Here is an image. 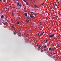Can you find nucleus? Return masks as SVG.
I'll list each match as a JSON object with an SVG mask.
<instances>
[{
	"mask_svg": "<svg viewBox=\"0 0 61 61\" xmlns=\"http://www.w3.org/2000/svg\"><path fill=\"white\" fill-rule=\"evenodd\" d=\"M39 33H38V35H37L38 36H39Z\"/></svg>",
	"mask_w": 61,
	"mask_h": 61,
	"instance_id": "412c9836",
	"label": "nucleus"
},
{
	"mask_svg": "<svg viewBox=\"0 0 61 61\" xmlns=\"http://www.w3.org/2000/svg\"><path fill=\"white\" fill-rule=\"evenodd\" d=\"M46 48V46H44V48Z\"/></svg>",
	"mask_w": 61,
	"mask_h": 61,
	"instance_id": "a211bd4d",
	"label": "nucleus"
},
{
	"mask_svg": "<svg viewBox=\"0 0 61 61\" xmlns=\"http://www.w3.org/2000/svg\"><path fill=\"white\" fill-rule=\"evenodd\" d=\"M15 1H17V0H15Z\"/></svg>",
	"mask_w": 61,
	"mask_h": 61,
	"instance_id": "473e14b6",
	"label": "nucleus"
},
{
	"mask_svg": "<svg viewBox=\"0 0 61 61\" xmlns=\"http://www.w3.org/2000/svg\"><path fill=\"white\" fill-rule=\"evenodd\" d=\"M49 50H52V49L51 48H49Z\"/></svg>",
	"mask_w": 61,
	"mask_h": 61,
	"instance_id": "0eeeda50",
	"label": "nucleus"
},
{
	"mask_svg": "<svg viewBox=\"0 0 61 61\" xmlns=\"http://www.w3.org/2000/svg\"><path fill=\"white\" fill-rule=\"evenodd\" d=\"M40 25H41V24H40Z\"/></svg>",
	"mask_w": 61,
	"mask_h": 61,
	"instance_id": "72a5a7b5",
	"label": "nucleus"
},
{
	"mask_svg": "<svg viewBox=\"0 0 61 61\" xmlns=\"http://www.w3.org/2000/svg\"><path fill=\"white\" fill-rule=\"evenodd\" d=\"M40 47H38V49H40Z\"/></svg>",
	"mask_w": 61,
	"mask_h": 61,
	"instance_id": "a878e982",
	"label": "nucleus"
},
{
	"mask_svg": "<svg viewBox=\"0 0 61 61\" xmlns=\"http://www.w3.org/2000/svg\"><path fill=\"white\" fill-rule=\"evenodd\" d=\"M19 23H20V22H17V25H18V24H19Z\"/></svg>",
	"mask_w": 61,
	"mask_h": 61,
	"instance_id": "4be33fe9",
	"label": "nucleus"
},
{
	"mask_svg": "<svg viewBox=\"0 0 61 61\" xmlns=\"http://www.w3.org/2000/svg\"><path fill=\"white\" fill-rule=\"evenodd\" d=\"M26 22H29V20H26Z\"/></svg>",
	"mask_w": 61,
	"mask_h": 61,
	"instance_id": "f8f14e48",
	"label": "nucleus"
},
{
	"mask_svg": "<svg viewBox=\"0 0 61 61\" xmlns=\"http://www.w3.org/2000/svg\"><path fill=\"white\" fill-rule=\"evenodd\" d=\"M44 33V32H42V33H41V36H42V35H43V34Z\"/></svg>",
	"mask_w": 61,
	"mask_h": 61,
	"instance_id": "39448f33",
	"label": "nucleus"
},
{
	"mask_svg": "<svg viewBox=\"0 0 61 61\" xmlns=\"http://www.w3.org/2000/svg\"><path fill=\"white\" fill-rule=\"evenodd\" d=\"M41 52H44V51L42 49L41 50Z\"/></svg>",
	"mask_w": 61,
	"mask_h": 61,
	"instance_id": "9d476101",
	"label": "nucleus"
},
{
	"mask_svg": "<svg viewBox=\"0 0 61 61\" xmlns=\"http://www.w3.org/2000/svg\"><path fill=\"white\" fill-rule=\"evenodd\" d=\"M19 3V2H18V3H17V6H18L19 5H20Z\"/></svg>",
	"mask_w": 61,
	"mask_h": 61,
	"instance_id": "7ed1b4c3",
	"label": "nucleus"
},
{
	"mask_svg": "<svg viewBox=\"0 0 61 61\" xmlns=\"http://www.w3.org/2000/svg\"><path fill=\"white\" fill-rule=\"evenodd\" d=\"M2 23L4 25H6V23H4V22H2Z\"/></svg>",
	"mask_w": 61,
	"mask_h": 61,
	"instance_id": "20e7f679",
	"label": "nucleus"
},
{
	"mask_svg": "<svg viewBox=\"0 0 61 61\" xmlns=\"http://www.w3.org/2000/svg\"><path fill=\"white\" fill-rule=\"evenodd\" d=\"M23 1H24L25 2H26V1H25V0H23Z\"/></svg>",
	"mask_w": 61,
	"mask_h": 61,
	"instance_id": "393cba45",
	"label": "nucleus"
},
{
	"mask_svg": "<svg viewBox=\"0 0 61 61\" xmlns=\"http://www.w3.org/2000/svg\"><path fill=\"white\" fill-rule=\"evenodd\" d=\"M46 0H45V1H46Z\"/></svg>",
	"mask_w": 61,
	"mask_h": 61,
	"instance_id": "f704fd0d",
	"label": "nucleus"
},
{
	"mask_svg": "<svg viewBox=\"0 0 61 61\" xmlns=\"http://www.w3.org/2000/svg\"><path fill=\"white\" fill-rule=\"evenodd\" d=\"M1 18H4V16L3 15H2L1 16Z\"/></svg>",
	"mask_w": 61,
	"mask_h": 61,
	"instance_id": "423d86ee",
	"label": "nucleus"
},
{
	"mask_svg": "<svg viewBox=\"0 0 61 61\" xmlns=\"http://www.w3.org/2000/svg\"><path fill=\"white\" fill-rule=\"evenodd\" d=\"M1 0H0V1H1Z\"/></svg>",
	"mask_w": 61,
	"mask_h": 61,
	"instance_id": "7c9ffc66",
	"label": "nucleus"
},
{
	"mask_svg": "<svg viewBox=\"0 0 61 61\" xmlns=\"http://www.w3.org/2000/svg\"><path fill=\"white\" fill-rule=\"evenodd\" d=\"M54 34H53L52 35H50L49 37H54Z\"/></svg>",
	"mask_w": 61,
	"mask_h": 61,
	"instance_id": "f257e3e1",
	"label": "nucleus"
},
{
	"mask_svg": "<svg viewBox=\"0 0 61 61\" xmlns=\"http://www.w3.org/2000/svg\"><path fill=\"white\" fill-rule=\"evenodd\" d=\"M31 2H32V0H31Z\"/></svg>",
	"mask_w": 61,
	"mask_h": 61,
	"instance_id": "c756f323",
	"label": "nucleus"
},
{
	"mask_svg": "<svg viewBox=\"0 0 61 61\" xmlns=\"http://www.w3.org/2000/svg\"><path fill=\"white\" fill-rule=\"evenodd\" d=\"M57 4H55V6H57Z\"/></svg>",
	"mask_w": 61,
	"mask_h": 61,
	"instance_id": "ddd939ff",
	"label": "nucleus"
},
{
	"mask_svg": "<svg viewBox=\"0 0 61 61\" xmlns=\"http://www.w3.org/2000/svg\"><path fill=\"white\" fill-rule=\"evenodd\" d=\"M3 2H5V3H6V0H3Z\"/></svg>",
	"mask_w": 61,
	"mask_h": 61,
	"instance_id": "1a4fd4ad",
	"label": "nucleus"
},
{
	"mask_svg": "<svg viewBox=\"0 0 61 61\" xmlns=\"http://www.w3.org/2000/svg\"><path fill=\"white\" fill-rule=\"evenodd\" d=\"M19 36H20V37H21V36L20 35H18Z\"/></svg>",
	"mask_w": 61,
	"mask_h": 61,
	"instance_id": "aec40b11",
	"label": "nucleus"
},
{
	"mask_svg": "<svg viewBox=\"0 0 61 61\" xmlns=\"http://www.w3.org/2000/svg\"><path fill=\"white\" fill-rule=\"evenodd\" d=\"M13 34H14V35H15V34H16V33H15V32H14Z\"/></svg>",
	"mask_w": 61,
	"mask_h": 61,
	"instance_id": "f3484780",
	"label": "nucleus"
},
{
	"mask_svg": "<svg viewBox=\"0 0 61 61\" xmlns=\"http://www.w3.org/2000/svg\"><path fill=\"white\" fill-rule=\"evenodd\" d=\"M12 15H14V13H12Z\"/></svg>",
	"mask_w": 61,
	"mask_h": 61,
	"instance_id": "cd10ccee",
	"label": "nucleus"
},
{
	"mask_svg": "<svg viewBox=\"0 0 61 61\" xmlns=\"http://www.w3.org/2000/svg\"><path fill=\"white\" fill-rule=\"evenodd\" d=\"M26 5H28V4L27 3H26Z\"/></svg>",
	"mask_w": 61,
	"mask_h": 61,
	"instance_id": "bb28decb",
	"label": "nucleus"
},
{
	"mask_svg": "<svg viewBox=\"0 0 61 61\" xmlns=\"http://www.w3.org/2000/svg\"><path fill=\"white\" fill-rule=\"evenodd\" d=\"M43 4H44V3H43L42 4V5H43Z\"/></svg>",
	"mask_w": 61,
	"mask_h": 61,
	"instance_id": "c85d7f7f",
	"label": "nucleus"
},
{
	"mask_svg": "<svg viewBox=\"0 0 61 61\" xmlns=\"http://www.w3.org/2000/svg\"><path fill=\"white\" fill-rule=\"evenodd\" d=\"M22 6V5L21 4H20L19 5V6H20V7H21Z\"/></svg>",
	"mask_w": 61,
	"mask_h": 61,
	"instance_id": "2eb2a0df",
	"label": "nucleus"
},
{
	"mask_svg": "<svg viewBox=\"0 0 61 61\" xmlns=\"http://www.w3.org/2000/svg\"><path fill=\"white\" fill-rule=\"evenodd\" d=\"M34 7H35V8H36V7H37V6H36V5H34Z\"/></svg>",
	"mask_w": 61,
	"mask_h": 61,
	"instance_id": "9b49d317",
	"label": "nucleus"
},
{
	"mask_svg": "<svg viewBox=\"0 0 61 61\" xmlns=\"http://www.w3.org/2000/svg\"><path fill=\"white\" fill-rule=\"evenodd\" d=\"M51 51H54V49H51Z\"/></svg>",
	"mask_w": 61,
	"mask_h": 61,
	"instance_id": "b1692460",
	"label": "nucleus"
},
{
	"mask_svg": "<svg viewBox=\"0 0 61 61\" xmlns=\"http://www.w3.org/2000/svg\"><path fill=\"white\" fill-rule=\"evenodd\" d=\"M34 13V12H31V14H33V13Z\"/></svg>",
	"mask_w": 61,
	"mask_h": 61,
	"instance_id": "6ab92c4d",
	"label": "nucleus"
},
{
	"mask_svg": "<svg viewBox=\"0 0 61 61\" xmlns=\"http://www.w3.org/2000/svg\"><path fill=\"white\" fill-rule=\"evenodd\" d=\"M30 17H31L32 18H33L34 17V16H32L31 15H30Z\"/></svg>",
	"mask_w": 61,
	"mask_h": 61,
	"instance_id": "6e6552de",
	"label": "nucleus"
},
{
	"mask_svg": "<svg viewBox=\"0 0 61 61\" xmlns=\"http://www.w3.org/2000/svg\"><path fill=\"white\" fill-rule=\"evenodd\" d=\"M47 42V40H46V41L45 42V43H46Z\"/></svg>",
	"mask_w": 61,
	"mask_h": 61,
	"instance_id": "5701e85b",
	"label": "nucleus"
},
{
	"mask_svg": "<svg viewBox=\"0 0 61 61\" xmlns=\"http://www.w3.org/2000/svg\"><path fill=\"white\" fill-rule=\"evenodd\" d=\"M43 51H46V49H44Z\"/></svg>",
	"mask_w": 61,
	"mask_h": 61,
	"instance_id": "dca6fc26",
	"label": "nucleus"
},
{
	"mask_svg": "<svg viewBox=\"0 0 61 61\" xmlns=\"http://www.w3.org/2000/svg\"><path fill=\"white\" fill-rule=\"evenodd\" d=\"M37 46H38V45H37Z\"/></svg>",
	"mask_w": 61,
	"mask_h": 61,
	"instance_id": "2f4dec72",
	"label": "nucleus"
},
{
	"mask_svg": "<svg viewBox=\"0 0 61 61\" xmlns=\"http://www.w3.org/2000/svg\"><path fill=\"white\" fill-rule=\"evenodd\" d=\"M24 15H25V16H26V17H27V13H25L24 14Z\"/></svg>",
	"mask_w": 61,
	"mask_h": 61,
	"instance_id": "f03ea898",
	"label": "nucleus"
},
{
	"mask_svg": "<svg viewBox=\"0 0 61 61\" xmlns=\"http://www.w3.org/2000/svg\"><path fill=\"white\" fill-rule=\"evenodd\" d=\"M53 8V9H54V8H55V6H54L53 7H52Z\"/></svg>",
	"mask_w": 61,
	"mask_h": 61,
	"instance_id": "4468645a",
	"label": "nucleus"
}]
</instances>
